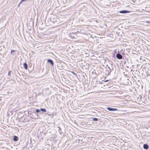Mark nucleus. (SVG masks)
I'll use <instances>...</instances> for the list:
<instances>
[{"mask_svg":"<svg viewBox=\"0 0 150 150\" xmlns=\"http://www.w3.org/2000/svg\"><path fill=\"white\" fill-rule=\"evenodd\" d=\"M81 29H83V28H81V29H80V30H81Z\"/></svg>","mask_w":150,"mask_h":150,"instance_id":"nucleus-21","label":"nucleus"},{"mask_svg":"<svg viewBox=\"0 0 150 150\" xmlns=\"http://www.w3.org/2000/svg\"><path fill=\"white\" fill-rule=\"evenodd\" d=\"M47 62L49 63L50 64H51L52 66H54V62L53 60L50 59H47Z\"/></svg>","mask_w":150,"mask_h":150,"instance_id":"nucleus-5","label":"nucleus"},{"mask_svg":"<svg viewBox=\"0 0 150 150\" xmlns=\"http://www.w3.org/2000/svg\"><path fill=\"white\" fill-rule=\"evenodd\" d=\"M107 110L110 111H115L118 110V109L116 108H113L110 107H108L107 108Z\"/></svg>","mask_w":150,"mask_h":150,"instance_id":"nucleus-3","label":"nucleus"},{"mask_svg":"<svg viewBox=\"0 0 150 150\" xmlns=\"http://www.w3.org/2000/svg\"><path fill=\"white\" fill-rule=\"evenodd\" d=\"M76 32H72L70 33L69 35L70 37H71L72 39L75 38L74 36L73 35H76Z\"/></svg>","mask_w":150,"mask_h":150,"instance_id":"nucleus-6","label":"nucleus"},{"mask_svg":"<svg viewBox=\"0 0 150 150\" xmlns=\"http://www.w3.org/2000/svg\"><path fill=\"white\" fill-rule=\"evenodd\" d=\"M40 109H36V112L37 113H38V112H40Z\"/></svg>","mask_w":150,"mask_h":150,"instance_id":"nucleus-15","label":"nucleus"},{"mask_svg":"<svg viewBox=\"0 0 150 150\" xmlns=\"http://www.w3.org/2000/svg\"><path fill=\"white\" fill-rule=\"evenodd\" d=\"M58 19V18H56V19Z\"/></svg>","mask_w":150,"mask_h":150,"instance_id":"nucleus-23","label":"nucleus"},{"mask_svg":"<svg viewBox=\"0 0 150 150\" xmlns=\"http://www.w3.org/2000/svg\"><path fill=\"white\" fill-rule=\"evenodd\" d=\"M21 3V2L19 4V5L20 3Z\"/></svg>","mask_w":150,"mask_h":150,"instance_id":"nucleus-24","label":"nucleus"},{"mask_svg":"<svg viewBox=\"0 0 150 150\" xmlns=\"http://www.w3.org/2000/svg\"><path fill=\"white\" fill-rule=\"evenodd\" d=\"M40 111H42V112H46V110L44 108H41L40 109Z\"/></svg>","mask_w":150,"mask_h":150,"instance_id":"nucleus-10","label":"nucleus"},{"mask_svg":"<svg viewBox=\"0 0 150 150\" xmlns=\"http://www.w3.org/2000/svg\"><path fill=\"white\" fill-rule=\"evenodd\" d=\"M148 23H150V22L149 21V22H148Z\"/></svg>","mask_w":150,"mask_h":150,"instance_id":"nucleus-22","label":"nucleus"},{"mask_svg":"<svg viewBox=\"0 0 150 150\" xmlns=\"http://www.w3.org/2000/svg\"><path fill=\"white\" fill-rule=\"evenodd\" d=\"M23 66L24 68L25 69H26V70L28 68V64L26 63L25 62L23 64Z\"/></svg>","mask_w":150,"mask_h":150,"instance_id":"nucleus-8","label":"nucleus"},{"mask_svg":"<svg viewBox=\"0 0 150 150\" xmlns=\"http://www.w3.org/2000/svg\"><path fill=\"white\" fill-rule=\"evenodd\" d=\"M108 69H107L106 70V72L105 73V74H106V75H107V76H108L109 75H110V74H108Z\"/></svg>","mask_w":150,"mask_h":150,"instance_id":"nucleus-14","label":"nucleus"},{"mask_svg":"<svg viewBox=\"0 0 150 150\" xmlns=\"http://www.w3.org/2000/svg\"><path fill=\"white\" fill-rule=\"evenodd\" d=\"M98 119L96 118H94L93 119V121H97L98 120Z\"/></svg>","mask_w":150,"mask_h":150,"instance_id":"nucleus-13","label":"nucleus"},{"mask_svg":"<svg viewBox=\"0 0 150 150\" xmlns=\"http://www.w3.org/2000/svg\"><path fill=\"white\" fill-rule=\"evenodd\" d=\"M143 148L144 149H147L149 148V146L147 144H144L143 145Z\"/></svg>","mask_w":150,"mask_h":150,"instance_id":"nucleus-7","label":"nucleus"},{"mask_svg":"<svg viewBox=\"0 0 150 150\" xmlns=\"http://www.w3.org/2000/svg\"><path fill=\"white\" fill-rule=\"evenodd\" d=\"M28 114H30L29 113V111H28Z\"/></svg>","mask_w":150,"mask_h":150,"instance_id":"nucleus-20","label":"nucleus"},{"mask_svg":"<svg viewBox=\"0 0 150 150\" xmlns=\"http://www.w3.org/2000/svg\"><path fill=\"white\" fill-rule=\"evenodd\" d=\"M108 81H109V80H106L105 81V82H107Z\"/></svg>","mask_w":150,"mask_h":150,"instance_id":"nucleus-19","label":"nucleus"},{"mask_svg":"<svg viewBox=\"0 0 150 150\" xmlns=\"http://www.w3.org/2000/svg\"><path fill=\"white\" fill-rule=\"evenodd\" d=\"M11 71H9L8 72V76H9L10 75H11Z\"/></svg>","mask_w":150,"mask_h":150,"instance_id":"nucleus-18","label":"nucleus"},{"mask_svg":"<svg viewBox=\"0 0 150 150\" xmlns=\"http://www.w3.org/2000/svg\"><path fill=\"white\" fill-rule=\"evenodd\" d=\"M71 73L73 74L75 76H76V75H77V74L75 73L74 72V71H72L71 72Z\"/></svg>","mask_w":150,"mask_h":150,"instance_id":"nucleus-16","label":"nucleus"},{"mask_svg":"<svg viewBox=\"0 0 150 150\" xmlns=\"http://www.w3.org/2000/svg\"><path fill=\"white\" fill-rule=\"evenodd\" d=\"M18 139V138L17 136L14 135L13 137V140L14 141H17Z\"/></svg>","mask_w":150,"mask_h":150,"instance_id":"nucleus-9","label":"nucleus"},{"mask_svg":"<svg viewBox=\"0 0 150 150\" xmlns=\"http://www.w3.org/2000/svg\"><path fill=\"white\" fill-rule=\"evenodd\" d=\"M116 57L117 59H120L122 58V56L121 54L118 53L116 54Z\"/></svg>","mask_w":150,"mask_h":150,"instance_id":"nucleus-4","label":"nucleus"},{"mask_svg":"<svg viewBox=\"0 0 150 150\" xmlns=\"http://www.w3.org/2000/svg\"><path fill=\"white\" fill-rule=\"evenodd\" d=\"M15 51V50H12L11 51V53L12 54V52H14Z\"/></svg>","mask_w":150,"mask_h":150,"instance_id":"nucleus-17","label":"nucleus"},{"mask_svg":"<svg viewBox=\"0 0 150 150\" xmlns=\"http://www.w3.org/2000/svg\"><path fill=\"white\" fill-rule=\"evenodd\" d=\"M131 12L130 11L126 10H123L120 11L119 12L121 13L122 14H126L128 13H129Z\"/></svg>","mask_w":150,"mask_h":150,"instance_id":"nucleus-2","label":"nucleus"},{"mask_svg":"<svg viewBox=\"0 0 150 150\" xmlns=\"http://www.w3.org/2000/svg\"><path fill=\"white\" fill-rule=\"evenodd\" d=\"M142 10L143 11H146V12H150V10H148V9H145L144 10V9H142Z\"/></svg>","mask_w":150,"mask_h":150,"instance_id":"nucleus-12","label":"nucleus"},{"mask_svg":"<svg viewBox=\"0 0 150 150\" xmlns=\"http://www.w3.org/2000/svg\"><path fill=\"white\" fill-rule=\"evenodd\" d=\"M106 70L108 69V74H110L111 72L113 70V68L112 65L110 63L109 65H107L106 66Z\"/></svg>","mask_w":150,"mask_h":150,"instance_id":"nucleus-1","label":"nucleus"},{"mask_svg":"<svg viewBox=\"0 0 150 150\" xmlns=\"http://www.w3.org/2000/svg\"><path fill=\"white\" fill-rule=\"evenodd\" d=\"M57 128H58V131L60 133V134H61V128L59 127H58Z\"/></svg>","mask_w":150,"mask_h":150,"instance_id":"nucleus-11","label":"nucleus"}]
</instances>
